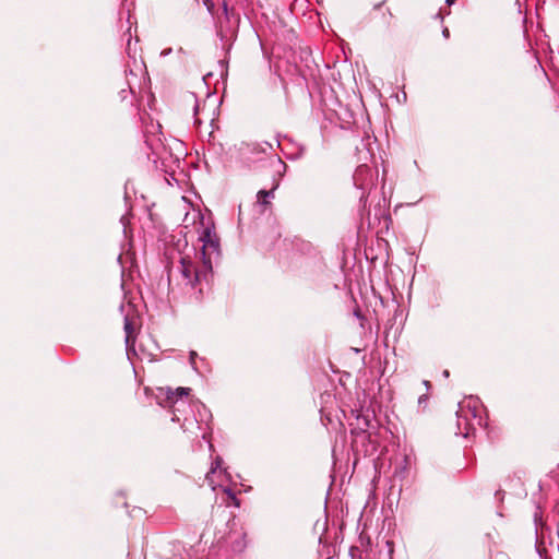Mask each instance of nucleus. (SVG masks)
Returning <instances> with one entry per match:
<instances>
[{
	"label": "nucleus",
	"mask_w": 559,
	"mask_h": 559,
	"mask_svg": "<svg viewBox=\"0 0 559 559\" xmlns=\"http://www.w3.org/2000/svg\"><path fill=\"white\" fill-rule=\"evenodd\" d=\"M277 164L281 166L283 165L282 160L281 159H277Z\"/></svg>",
	"instance_id": "ddd939ff"
},
{
	"label": "nucleus",
	"mask_w": 559,
	"mask_h": 559,
	"mask_svg": "<svg viewBox=\"0 0 559 559\" xmlns=\"http://www.w3.org/2000/svg\"><path fill=\"white\" fill-rule=\"evenodd\" d=\"M383 2L379 3V4H376L374 5V9H379L381 5H382Z\"/></svg>",
	"instance_id": "9d476101"
},
{
	"label": "nucleus",
	"mask_w": 559,
	"mask_h": 559,
	"mask_svg": "<svg viewBox=\"0 0 559 559\" xmlns=\"http://www.w3.org/2000/svg\"><path fill=\"white\" fill-rule=\"evenodd\" d=\"M454 1H455V0H447V2H448L449 4L454 3Z\"/></svg>",
	"instance_id": "f8f14e48"
},
{
	"label": "nucleus",
	"mask_w": 559,
	"mask_h": 559,
	"mask_svg": "<svg viewBox=\"0 0 559 559\" xmlns=\"http://www.w3.org/2000/svg\"><path fill=\"white\" fill-rule=\"evenodd\" d=\"M224 491L227 493L228 499H230L235 503V506L238 507L239 502H238L237 498L235 497V495L228 489H225Z\"/></svg>",
	"instance_id": "1a4fd4ad"
},
{
	"label": "nucleus",
	"mask_w": 559,
	"mask_h": 559,
	"mask_svg": "<svg viewBox=\"0 0 559 559\" xmlns=\"http://www.w3.org/2000/svg\"><path fill=\"white\" fill-rule=\"evenodd\" d=\"M124 333L127 347H133L135 342V325L127 318L124 319Z\"/></svg>",
	"instance_id": "7ed1b4c3"
},
{
	"label": "nucleus",
	"mask_w": 559,
	"mask_h": 559,
	"mask_svg": "<svg viewBox=\"0 0 559 559\" xmlns=\"http://www.w3.org/2000/svg\"><path fill=\"white\" fill-rule=\"evenodd\" d=\"M187 4H190V7H193L195 3L199 5V0H185ZM204 5L207 8V10L211 12L214 4L211 2V0H203Z\"/></svg>",
	"instance_id": "0eeeda50"
},
{
	"label": "nucleus",
	"mask_w": 559,
	"mask_h": 559,
	"mask_svg": "<svg viewBox=\"0 0 559 559\" xmlns=\"http://www.w3.org/2000/svg\"><path fill=\"white\" fill-rule=\"evenodd\" d=\"M207 272L209 271L204 270L203 266L201 269H195L190 261H187L186 259L181 260V273L190 281L192 286H194V283L200 281L201 276H205Z\"/></svg>",
	"instance_id": "f03ea898"
},
{
	"label": "nucleus",
	"mask_w": 559,
	"mask_h": 559,
	"mask_svg": "<svg viewBox=\"0 0 559 559\" xmlns=\"http://www.w3.org/2000/svg\"><path fill=\"white\" fill-rule=\"evenodd\" d=\"M492 559H511L510 556L504 552V551H497L493 556H492Z\"/></svg>",
	"instance_id": "6e6552de"
},
{
	"label": "nucleus",
	"mask_w": 559,
	"mask_h": 559,
	"mask_svg": "<svg viewBox=\"0 0 559 559\" xmlns=\"http://www.w3.org/2000/svg\"><path fill=\"white\" fill-rule=\"evenodd\" d=\"M224 11L227 13V4L224 2Z\"/></svg>",
	"instance_id": "9b49d317"
},
{
	"label": "nucleus",
	"mask_w": 559,
	"mask_h": 559,
	"mask_svg": "<svg viewBox=\"0 0 559 559\" xmlns=\"http://www.w3.org/2000/svg\"><path fill=\"white\" fill-rule=\"evenodd\" d=\"M216 474V469L212 468L207 474H206V480L209 481V485L212 487V489L210 490V495H209V503H210V507L211 509L214 508V503L216 501V496L214 495V475Z\"/></svg>",
	"instance_id": "20e7f679"
},
{
	"label": "nucleus",
	"mask_w": 559,
	"mask_h": 559,
	"mask_svg": "<svg viewBox=\"0 0 559 559\" xmlns=\"http://www.w3.org/2000/svg\"><path fill=\"white\" fill-rule=\"evenodd\" d=\"M277 187H278V182H275V183L273 185V187L271 188V190H269V191H267V190H264V189L260 190V191L258 192V200H259L260 202H262V204H265V205H266V204H269V201H266V198H267L269 195L273 194V191H274Z\"/></svg>",
	"instance_id": "39448f33"
},
{
	"label": "nucleus",
	"mask_w": 559,
	"mask_h": 559,
	"mask_svg": "<svg viewBox=\"0 0 559 559\" xmlns=\"http://www.w3.org/2000/svg\"><path fill=\"white\" fill-rule=\"evenodd\" d=\"M190 392V389L189 388H177L175 392H171V395L168 394V399L169 400H173L174 396L173 395H176V399L178 397H182L185 395H188Z\"/></svg>",
	"instance_id": "423d86ee"
},
{
	"label": "nucleus",
	"mask_w": 559,
	"mask_h": 559,
	"mask_svg": "<svg viewBox=\"0 0 559 559\" xmlns=\"http://www.w3.org/2000/svg\"><path fill=\"white\" fill-rule=\"evenodd\" d=\"M200 240L203 242L202 251H201L203 267L206 271H211L212 263H211V258L207 254V250L218 251L219 239L216 236V234L214 231H212V229L210 227H206L203 229V231L200 236Z\"/></svg>",
	"instance_id": "f257e3e1"
}]
</instances>
